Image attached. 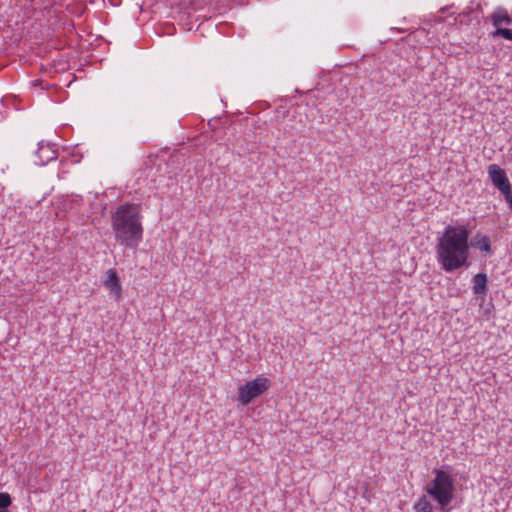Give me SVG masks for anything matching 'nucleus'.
<instances>
[{
    "mask_svg": "<svg viewBox=\"0 0 512 512\" xmlns=\"http://www.w3.org/2000/svg\"><path fill=\"white\" fill-rule=\"evenodd\" d=\"M470 233L465 225H448L437 238L436 259L442 270L451 273L469 266Z\"/></svg>",
    "mask_w": 512,
    "mask_h": 512,
    "instance_id": "nucleus-1",
    "label": "nucleus"
},
{
    "mask_svg": "<svg viewBox=\"0 0 512 512\" xmlns=\"http://www.w3.org/2000/svg\"><path fill=\"white\" fill-rule=\"evenodd\" d=\"M139 204H123L111 217L115 240L128 248H137L143 237V226Z\"/></svg>",
    "mask_w": 512,
    "mask_h": 512,
    "instance_id": "nucleus-2",
    "label": "nucleus"
},
{
    "mask_svg": "<svg viewBox=\"0 0 512 512\" xmlns=\"http://www.w3.org/2000/svg\"><path fill=\"white\" fill-rule=\"evenodd\" d=\"M451 467L433 469L434 478L424 487L425 492L435 500L443 512H450L448 506L455 493V480L450 473Z\"/></svg>",
    "mask_w": 512,
    "mask_h": 512,
    "instance_id": "nucleus-3",
    "label": "nucleus"
},
{
    "mask_svg": "<svg viewBox=\"0 0 512 512\" xmlns=\"http://www.w3.org/2000/svg\"><path fill=\"white\" fill-rule=\"evenodd\" d=\"M271 381L266 377H257L238 387V401L243 406L264 394L270 387Z\"/></svg>",
    "mask_w": 512,
    "mask_h": 512,
    "instance_id": "nucleus-4",
    "label": "nucleus"
},
{
    "mask_svg": "<svg viewBox=\"0 0 512 512\" xmlns=\"http://www.w3.org/2000/svg\"><path fill=\"white\" fill-rule=\"evenodd\" d=\"M490 18L492 25L496 27V30L491 34L492 37H502L512 41V30L502 27V25H512V17L509 15L508 11L503 7H498Z\"/></svg>",
    "mask_w": 512,
    "mask_h": 512,
    "instance_id": "nucleus-5",
    "label": "nucleus"
},
{
    "mask_svg": "<svg viewBox=\"0 0 512 512\" xmlns=\"http://www.w3.org/2000/svg\"><path fill=\"white\" fill-rule=\"evenodd\" d=\"M488 174L493 185L500 191L504 192L511 188L510 181L506 172L497 164H491L488 167Z\"/></svg>",
    "mask_w": 512,
    "mask_h": 512,
    "instance_id": "nucleus-6",
    "label": "nucleus"
},
{
    "mask_svg": "<svg viewBox=\"0 0 512 512\" xmlns=\"http://www.w3.org/2000/svg\"><path fill=\"white\" fill-rule=\"evenodd\" d=\"M105 286L113 293L118 300L121 296L122 288L117 276V273L114 269H109L106 272V280L104 281Z\"/></svg>",
    "mask_w": 512,
    "mask_h": 512,
    "instance_id": "nucleus-7",
    "label": "nucleus"
},
{
    "mask_svg": "<svg viewBox=\"0 0 512 512\" xmlns=\"http://www.w3.org/2000/svg\"><path fill=\"white\" fill-rule=\"evenodd\" d=\"M487 275L484 273H478L473 277V293L477 296H485L488 292L487 286Z\"/></svg>",
    "mask_w": 512,
    "mask_h": 512,
    "instance_id": "nucleus-8",
    "label": "nucleus"
},
{
    "mask_svg": "<svg viewBox=\"0 0 512 512\" xmlns=\"http://www.w3.org/2000/svg\"><path fill=\"white\" fill-rule=\"evenodd\" d=\"M470 247L478 248L481 251L484 252H490L491 251V243L490 239L487 236H483L480 239L478 237H474L471 241H469Z\"/></svg>",
    "mask_w": 512,
    "mask_h": 512,
    "instance_id": "nucleus-9",
    "label": "nucleus"
},
{
    "mask_svg": "<svg viewBox=\"0 0 512 512\" xmlns=\"http://www.w3.org/2000/svg\"><path fill=\"white\" fill-rule=\"evenodd\" d=\"M415 512H432L433 506L425 495L421 496L414 504Z\"/></svg>",
    "mask_w": 512,
    "mask_h": 512,
    "instance_id": "nucleus-10",
    "label": "nucleus"
},
{
    "mask_svg": "<svg viewBox=\"0 0 512 512\" xmlns=\"http://www.w3.org/2000/svg\"><path fill=\"white\" fill-rule=\"evenodd\" d=\"M13 499L8 492H0V512H10Z\"/></svg>",
    "mask_w": 512,
    "mask_h": 512,
    "instance_id": "nucleus-11",
    "label": "nucleus"
},
{
    "mask_svg": "<svg viewBox=\"0 0 512 512\" xmlns=\"http://www.w3.org/2000/svg\"><path fill=\"white\" fill-rule=\"evenodd\" d=\"M504 195L506 202L508 203L509 209L512 211V190L509 188L504 192H501Z\"/></svg>",
    "mask_w": 512,
    "mask_h": 512,
    "instance_id": "nucleus-12",
    "label": "nucleus"
},
{
    "mask_svg": "<svg viewBox=\"0 0 512 512\" xmlns=\"http://www.w3.org/2000/svg\"><path fill=\"white\" fill-rule=\"evenodd\" d=\"M41 84H42V82H41V81H39V80H37V81L35 82V85H39V86H40Z\"/></svg>",
    "mask_w": 512,
    "mask_h": 512,
    "instance_id": "nucleus-13",
    "label": "nucleus"
}]
</instances>
